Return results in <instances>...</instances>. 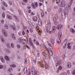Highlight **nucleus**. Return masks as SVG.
Listing matches in <instances>:
<instances>
[{"mask_svg": "<svg viewBox=\"0 0 75 75\" xmlns=\"http://www.w3.org/2000/svg\"><path fill=\"white\" fill-rule=\"evenodd\" d=\"M58 6L59 7H64L65 6V2L64 1L61 0L60 2H59Z\"/></svg>", "mask_w": 75, "mask_h": 75, "instance_id": "obj_1", "label": "nucleus"}, {"mask_svg": "<svg viewBox=\"0 0 75 75\" xmlns=\"http://www.w3.org/2000/svg\"><path fill=\"white\" fill-rule=\"evenodd\" d=\"M58 16L57 15L55 17H53V21L55 25H57V24H58V22L57 21V20H58Z\"/></svg>", "mask_w": 75, "mask_h": 75, "instance_id": "obj_2", "label": "nucleus"}, {"mask_svg": "<svg viewBox=\"0 0 75 75\" xmlns=\"http://www.w3.org/2000/svg\"><path fill=\"white\" fill-rule=\"evenodd\" d=\"M28 70L29 71H27V68L25 67L23 69L24 73L25 74H28V75H31V72L30 71V69H29Z\"/></svg>", "mask_w": 75, "mask_h": 75, "instance_id": "obj_3", "label": "nucleus"}, {"mask_svg": "<svg viewBox=\"0 0 75 75\" xmlns=\"http://www.w3.org/2000/svg\"><path fill=\"white\" fill-rule=\"evenodd\" d=\"M67 39H66L63 42L62 45L63 47V48H65V47H66V45H67Z\"/></svg>", "mask_w": 75, "mask_h": 75, "instance_id": "obj_4", "label": "nucleus"}, {"mask_svg": "<svg viewBox=\"0 0 75 75\" xmlns=\"http://www.w3.org/2000/svg\"><path fill=\"white\" fill-rule=\"evenodd\" d=\"M62 19H63V20H64V19H65L66 17V14H65V12H62Z\"/></svg>", "mask_w": 75, "mask_h": 75, "instance_id": "obj_5", "label": "nucleus"}, {"mask_svg": "<svg viewBox=\"0 0 75 75\" xmlns=\"http://www.w3.org/2000/svg\"><path fill=\"white\" fill-rule=\"evenodd\" d=\"M49 50H48L49 54L50 56H52L53 55V52H52V50H51V49L50 48H49Z\"/></svg>", "mask_w": 75, "mask_h": 75, "instance_id": "obj_6", "label": "nucleus"}, {"mask_svg": "<svg viewBox=\"0 0 75 75\" xmlns=\"http://www.w3.org/2000/svg\"><path fill=\"white\" fill-rule=\"evenodd\" d=\"M35 6L34 5V4H32V7L33 8H37L38 5V3L37 2H36L35 3Z\"/></svg>", "mask_w": 75, "mask_h": 75, "instance_id": "obj_7", "label": "nucleus"}, {"mask_svg": "<svg viewBox=\"0 0 75 75\" xmlns=\"http://www.w3.org/2000/svg\"><path fill=\"white\" fill-rule=\"evenodd\" d=\"M15 20V21L16 22H19L20 21V19L18 18V17L15 15H14L13 16Z\"/></svg>", "mask_w": 75, "mask_h": 75, "instance_id": "obj_8", "label": "nucleus"}, {"mask_svg": "<svg viewBox=\"0 0 75 75\" xmlns=\"http://www.w3.org/2000/svg\"><path fill=\"white\" fill-rule=\"evenodd\" d=\"M2 33L4 35L5 37H7V33L5 30H3Z\"/></svg>", "mask_w": 75, "mask_h": 75, "instance_id": "obj_9", "label": "nucleus"}, {"mask_svg": "<svg viewBox=\"0 0 75 75\" xmlns=\"http://www.w3.org/2000/svg\"><path fill=\"white\" fill-rule=\"evenodd\" d=\"M1 4L3 5V6H4L5 7L7 6V4H6V2H4V1L1 0Z\"/></svg>", "mask_w": 75, "mask_h": 75, "instance_id": "obj_10", "label": "nucleus"}, {"mask_svg": "<svg viewBox=\"0 0 75 75\" xmlns=\"http://www.w3.org/2000/svg\"><path fill=\"white\" fill-rule=\"evenodd\" d=\"M72 0H71L70 1V4H68V10H70L71 8V5H72Z\"/></svg>", "mask_w": 75, "mask_h": 75, "instance_id": "obj_11", "label": "nucleus"}, {"mask_svg": "<svg viewBox=\"0 0 75 75\" xmlns=\"http://www.w3.org/2000/svg\"><path fill=\"white\" fill-rule=\"evenodd\" d=\"M38 23L40 26H42V21L41 19H39L38 20Z\"/></svg>", "mask_w": 75, "mask_h": 75, "instance_id": "obj_12", "label": "nucleus"}, {"mask_svg": "<svg viewBox=\"0 0 75 75\" xmlns=\"http://www.w3.org/2000/svg\"><path fill=\"white\" fill-rule=\"evenodd\" d=\"M33 19L34 21H37L38 20V18L37 16L33 17Z\"/></svg>", "mask_w": 75, "mask_h": 75, "instance_id": "obj_13", "label": "nucleus"}, {"mask_svg": "<svg viewBox=\"0 0 75 75\" xmlns=\"http://www.w3.org/2000/svg\"><path fill=\"white\" fill-rule=\"evenodd\" d=\"M62 25H59L57 26L56 28L57 30H61V28H62Z\"/></svg>", "mask_w": 75, "mask_h": 75, "instance_id": "obj_14", "label": "nucleus"}, {"mask_svg": "<svg viewBox=\"0 0 75 75\" xmlns=\"http://www.w3.org/2000/svg\"><path fill=\"white\" fill-rule=\"evenodd\" d=\"M61 64V61H57V63L55 64L56 67H57V66H59V65H60V64Z\"/></svg>", "mask_w": 75, "mask_h": 75, "instance_id": "obj_15", "label": "nucleus"}, {"mask_svg": "<svg viewBox=\"0 0 75 75\" xmlns=\"http://www.w3.org/2000/svg\"><path fill=\"white\" fill-rule=\"evenodd\" d=\"M47 25L48 28H49V29H50L51 26V23H50V22L49 21H48L47 22Z\"/></svg>", "mask_w": 75, "mask_h": 75, "instance_id": "obj_16", "label": "nucleus"}, {"mask_svg": "<svg viewBox=\"0 0 75 75\" xmlns=\"http://www.w3.org/2000/svg\"><path fill=\"white\" fill-rule=\"evenodd\" d=\"M4 58L7 61H10V58L8 57V56H5L4 57Z\"/></svg>", "mask_w": 75, "mask_h": 75, "instance_id": "obj_17", "label": "nucleus"}, {"mask_svg": "<svg viewBox=\"0 0 75 75\" xmlns=\"http://www.w3.org/2000/svg\"><path fill=\"white\" fill-rule=\"evenodd\" d=\"M6 17L7 18H8V19H9V20H11V19H13V17L12 16L8 15H7Z\"/></svg>", "mask_w": 75, "mask_h": 75, "instance_id": "obj_18", "label": "nucleus"}, {"mask_svg": "<svg viewBox=\"0 0 75 75\" xmlns=\"http://www.w3.org/2000/svg\"><path fill=\"white\" fill-rule=\"evenodd\" d=\"M11 36L14 40H16V38L15 35L14 34H13V33H12L11 34Z\"/></svg>", "mask_w": 75, "mask_h": 75, "instance_id": "obj_19", "label": "nucleus"}, {"mask_svg": "<svg viewBox=\"0 0 75 75\" xmlns=\"http://www.w3.org/2000/svg\"><path fill=\"white\" fill-rule=\"evenodd\" d=\"M0 59L3 63H4V58H3V57H0Z\"/></svg>", "mask_w": 75, "mask_h": 75, "instance_id": "obj_20", "label": "nucleus"}, {"mask_svg": "<svg viewBox=\"0 0 75 75\" xmlns=\"http://www.w3.org/2000/svg\"><path fill=\"white\" fill-rule=\"evenodd\" d=\"M4 27H5V28L7 30H8V25L7 24H4Z\"/></svg>", "mask_w": 75, "mask_h": 75, "instance_id": "obj_21", "label": "nucleus"}, {"mask_svg": "<svg viewBox=\"0 0 75 75\" xmlns=\"http://www.w3.org/2000/svg\"><path fill=\"white\" fill-rule=\"evenodd\" d=\"M0 38L1 40V41L2 42H4L5 40L4 39V38H3V37L1 36Z\"/></svg>", "mask_w": 75, "mask_h": 75, "instance_id": "obj_22", "label": "nucleus"}, {"mask_svg": "<svg viewBox=\"0 0 75 75\" xmlns=\"http://www.w3.org/2000/svg\"><path fill=\"white\" fill-rule=\"evenodd\" d=\"M70 31L72 33H73V34H74L75 33V30H74V29H73V28H71L70 29Z\"/></svg>", "mask_w": 75, "mask_h": 75, "instance_id": "obj_23", "label": "nucleus"}, {"mask_svg": "<svg viewBox=\"0 0 75 75\" xmlns=\"http://www.w3.org/2000/svg\"><path fill=\"white\" fill-rule=\"evenodd\" d=\"M67 68H71V65H70V63H68L67 64Z\"/></svg>", "mask_w": 75, "mask_h": 75, "instance_id": "obj_24", "label": "nucleus"}, {"mask_svg": "<svg viewBox=\"0 0 75 75\" xmlns=\"http://www.w3.org/2000/svg\"><path fill=\"white\" fill-rule=\"evenodd\" d=\"M63 10L62 9V8H60L59 9V13H62V11Z\"/></svg>", "mask_w": 75, "mask_h": 75, "instance_id": "obj_25", "label": "nucleus"}, {"mask_svg": "<svg viewBox=\"0 0 75 75\" xmlns=\"http://www.w3.org/2000/svg\"><path fill=\"white\" fill-rule=\"evenodd\" d=\"M22 42L23 44L25 45V43H27V41H26V40H22Z\"/></svg>", "mask_w": 75, "mask_h": 75, "instance_id": "obj_26", "label": "nucleus"}, {"mask_svg": "<svg viewBox=\"0 0 75 75\" xmlns=\"http://www.w3.org/2000/svg\"><path fill=\"white\" fill-rule=\"evenodd\" d=\"M5 51L7 53H10V50L7 49H6L5 50Z\"/></svg>", "mask_w": 75, "mask_h": 75, "instance_id": "obj_27", "label": "nucleus"}, {"mask_svg": "<svg viewBox=\"0 0 75 75\" xmlns=\"http://www.w3.org/2000/svg\"><path fill=\"white\" fill-rule=\"evenodd\" d=\"M57 43H58V44H59V43H60V42H61V40L59 38L57 39Z\"/></svg>", "mask_w": 75, "mask_h": 75, "instance_id": "obj_28", "label": "nucleus"}, {"mask_svg": "<svg viewBox=\"0 0 75 75\" xmlns=\"http://www.w3.org/2000/svg\"><path fill=\"white\" fill-rule=\"evenodd\" d=\"M8 70L9 72H11V71H13V69L11 68H9L8 69Z\"/></svg>", "mask_w": 75, "mask_h": 75, "instance_id": "obj_29", "label": "nucleus"}, {"mask_svg": "<svg viewBox=\"0 0 75 75\" xmlns=\"http://www.w3.org/2000/svg\"><path fill=\"white\" fill-rule=\"evenodd\" d=\"M10 27L11 28H13V30H16V28H14V26L11 25L10 26Z\"/></svg>", "mask_w": 75, "mask_h": 75, "instance_id": "obj_30", "label": "nucleus"}, {"mask_svg": "<svg viewBox=\"0 0 75 75\" xmlns=\"http://www.w3.org/2000/svg\"><path fill=\"white\" fill-rule=\"evenodd\" d=\"M62 67H61V66H59L58 69L57 70L58 71H59V70H61V69H62Z\"/></svg>", "mask_w": 75, "mask_h": 75, "instance_id": "obj_31", "label": "nucleus"}, {"mask_svg": "<svg viewBox=\"0 0 75 75\" xmlns=\"http://www.w3.org/2000/svg\"><path fill=\"white\" fill-rule=\"evenodd\" d=\"M23 40L21 39H19L18 40V42L19 43H21V42H22Z\"/></svg>", "mask_w": 75, "mask_h": 75, "instance_id": "obj_32", "label": "nucleus"}, {"mask_svg": "<svg viewBox=\"0 0 75 75\" xmlns=\"http://www.w3.org/2000/svg\"><path fill=\"white\" fill-rule=\"evenodd\" d=\"M51 42L52 44H55V41L54 40L52 39L51 40Z\"/></svg>", "mask_w": 75, "mask_h": 75, "instance_id": "obj_33", "label": "nucleus"}, {"mask_svg": "<svg viewBox=\"0 0 75 75\" xmlns=\"http://www.w3.org/2000/svg\"><path fill=\"white\" fill-rule=\"evenodd\" d=\"M17 48H18L19 49H20L21 48V45L20 44H18L17 45Z\"/></svg>", "mask_w": 75, "mask_h": 75, "instance_id": "obj_34", "label": "nucleus"}, {"mask_svg": "<svg viewBox=\"0 0 75 75\" xmlns=\"http://www.w3.org/2000/svg\"><path fill=\"white\" fill-rule=\"evenodd\" d=\"M2 15L3 18H5V14L4 13H3Z\"/></svg>", "mask_w": 75, "mask_h": 75, "instance_id": "obj_35", "label": "nucleus"}, {"mask_svg": "<svg viewBox=\"0 0 75 75\" xmlns=\"http://www.w3.org/2000/svg\"><path fill=\"white\" fill-rule=\"evenodd\" d=\"M6 46L8 48H10V44L7 43L6 44Z\"/></svg>", "mask_w": 75, "mask_h": 75, "instance_id": "obj_36", "label": "nucleus"}, {"mask_svg": "<svg viewBox=\"0 0 75 75\" xmlns=\"http://www.w3.org/2000/svg\"><path fill=\"white\" fill-rule=\"evenodd\" d=\"M11 47L12 48H14V44L13 43H11Z\"/></svg>", "mask_w": 75, "mask_h": 75, "instance_id": "obj_37", "label": "nucleus"}, {"mask_svg": "<svg viewBox=\"0 0 75 75\" xmlns=\"http://www.w3.org/2000/svg\"><path fill=\"white\" fill-rule=\"evenodd\" d=\"M45 67L46 68V69H47V68H48V67H49V66L48 65V64H45Z\"/></svg>", "mask_w": 75, "mask_h": 75, "instance_id": "obj_38", "label": "nucleus"}, {"mask_svg": "<svg viewBox=\"0 0 75 75\" xmlns=\"http://www.w3.org/2000/svg\"><path fill=\"white\" fill-rule=\"evenodd\" d=\"M55 59L56 61H58L59 59V57H55Z\"/></svg>", "mask_w": 75, "mask_h": 75, "instance_id": "obj_39", "label": "nucleus"}, {"mask_svg": "<svg viewBox=\"0 0 75 75\" xmlns=\"http://www.w3.org/2000/svg\"><path fill=\"white\" fill-rule=\"evenodd\" d=\"M72 74L73 75H75V70H74L72 72Z\"/></svg>", "mask_w": 75, "mask_h": 75, "instance_id": "obj_40", "label": "nucleus"}, {"mask_svg": "<svg viewBox=\"0 0 75 75\" xmlns=\"http://www.w3.org/2000/svg\"><path fill=\"white\" fill-rule=\"evenodd\" d=\"M4 23V21L3 20H2L1 21V24H3Z\"/></svg>", "mask_w": 75, "mask_h": 75, "instance_id": "obj_41", "label": "nucleus"}, {"mask_svg": "<svg viewBox=\"0 0 75 75\" xmlns=\"http://www.w3.org/2000/svg\"><path fill=\"white\" fill-rule=\"evenodd\" d=\"M63 20L62 18L60 17L59 18V21H63Z\"/></svg>", "mask_w": 75, "mask_h": 75, "instance_id": "obj_42", "label": "nucleus"}, {"mask_svg": "<svg viewBox=\"0 0 75 75\" xmlns=\"http://www.w3.org/2000/svg\"><path fill=\"white\" fill-rule=\"evenodd\" d=\"M3 68V66L2 65H0V69H2Z\"/></svg>", "mask_w": 75, "mask_h": 75, "instance_id": "obj_43", "label": "nucleus"}, {"mask_svg": "<svg viewBox=\"0 0 75 75\" xmlns=\"http://www.w3.org/2000/svg\"><path fill=\"white\" fill-rule=\"evenodd\" d=\"M12 67H13V68H15L16 66L15 64H13L12 65Z\"/></svg>", "mask_w": 75, "mask_h": 75, "instance_id": "obj_44", "label": "nucleus"}, {"mask_svg": "<svg viewBox=\"0 0 75 75\" xmlns=\"http://www.w3.org/2000/svg\"><path fill=\"white\" fill-rule=\"evenodd\" d=\"M67 48L68 49H71V46L70 45L68 46Z\"/></svg>", "mask_w": 75, "mask_h": 75, "instance_id": "obj_45", "label": "nucleus"}, {"mask_svg": "<svg viewBox=\"0 0 75 75\" xmlns=\"http://www.w3.org/2000/svg\"><path fill=\"white\" fill-rule=\"evenodd\" d=\"M31 14L32 16H34V15H35V13H33V12H32L31 13Z\"/></svg>", "mask_w": 75, "mask_h": 75, "instance_id": "obj_46", "label": "nucleus"}, {"mask_svg": "<svg viewBox=\"0 0 75 75\" xmlns=\"http://www.w3.org/2000/svg\"><path fill=\"white\" fill-rule=\"evenodd\" d=\"M62 57L63 59H65V55L63 54L62 56Z\"/></svg>", "mask_w": 75, "mask_h": 75, "instance_id": "obj_47", "label": "nucleus"}, {"mask_svg": "<svg viewBox=\"0 0 75 75\" xmlns=\"http://www.w3.org/2000/svg\"><path fill=\"white\" fill-rule=\"evenodd\" d=\"M43 55L45 56V55H46V52H43Z\"/></svg>", "mask_w": 75, "mask_h": 75, "instance_id": "obj_48", "label": "nucleus"}, {"mask_svg": "<svg viewBox=\"0 0 75 75\" xmlns=\"http://www.w3.org/2000/svg\"><path fill=\"white\" fill-rule=\"evenodd\" d=\"M18 12L20 14V15H21V12L20 10H18Z\"/></svg>", "mask_w": 75, "mask_h": 75, "instance_id": "obj_49", "label": "nucleus"}, {"mask_svg": "<svg viewBox=\"0 0 75 75\" xmlns=\"http://www.w3.org/2000/svg\"><path fill=\"white\" fill-rule=\"evenodd\" d=\"M36 44L37 45H39V42L38 41H37L36 42Z\"/></svg>", "mask_w": 75, "mask_h": 75, "instance_id": "obj_50", "label": "nucleus"}, {"mask_svg": "<svg viewBox=\"0 0 75 75\" xmlns=\"http://www.w3.org/2000/svg\"><path fill=\"white\" fill-rule=\"evenodd\" d=\"M55 31V29H54L52 30V33H54Z\"/></svg>", "mask_w": 75, "mask_h": 75, "instance_id": "obj_51", "label": "nucleus"}, {"mask_svg": "<svg viewBox=\"0 0 75 75\" xmlns=\"http://www.w3.org/2000/svg\"><path fill=\"white\" fill-rule=\"evenodd\" d=\"M41 15L42 17L44 16V14L42 12L41 13Z\"/></svg>", "mask_w": 75, "mask_h": 75, "instance_id": "obj_52", "label": "nucleus"}, {"mask_svg": "<svg viewBox=\"0 0 75 75\" xmlns=\"http://www.w3.org/2000/svg\"><path fill=\"white\" fill-rule=\"evenodd\" d=\"M62 35V33L61 32H59V35Z\"/></svg>", "mask_w": 75, "mask_h": 75, "instance_id": "obj_53", "label": "nucleus"}, {"mask_svg": "<svg viewBox=\"0 0 75 75\" xmlns=\"http://www.w3.org/2000/svg\"><path fill=\"white\" fill-rule=\"evenodd\" d=\"M48 27L47 26V27H46V31H48Z\"/></svg>", "mask_w": 75, "mask_h": 75, "instance_id": "obj_54", "label": "nucleus"}, {"mask_svg": "<svg viewBox=\"0 0 75 75\" xmlns=\"http://www.w3.org/2000/svg\"><path fill=\"white\" fill-rule=\"evenodd\" d=\"M25 64H27V59H25Z\"/></svg>", "mask_w": 75, "mask_h": 75, "instance_id": "obj_55", "label": "nucleus"}, {"mask_svg": "<svg viewBox=\"0 0 75 75\" xmlns=\"http://www.w3.org/2000/svg\"><path fill=\"white\" fill-rule=\"evenodd\" d=\"M54 8L55 9H57V8H58V7H57V6H54Z\"/></svg>", "mask_w": 75, "mask_h": 75, "instance_id": "obj_56", "label": "nucleus"}, {"mask_svg": "<svg viewBox=\"0 0 75 75\" xmlns=\"http://www.w3.org/2000/svg\"><path fill=\"white\" fill-rule=\"evenodd\" d=\"M51 9L50 8H49L48 10H47V11L48 12H50L51 11Z\"/></svg>", "mask_w": 75, "mask_h": 75, "instance_id": "obj_57", "label": "nucleus"}, {"mask_svg": "<svg viewBox=\"0 0 75 75\" xmlns=\"http://www.w3.org/2000/svg\"><path fill=\"white\" fill-rule=\"evenodd\" d=\"M30 30L31 33H32L33 32V29H32L31 28H30Z\"/></svg>", "mask_w": 75, "mask_h": 75, "instance_id": "obj_58", "label": "nucleus"}, {"mask_svg": "<svg viewBox=\"0 0 75 75\" xmlns=\"http://www.w3.org/2000/svg\"><path fill=\"white\" fill-rule=\"evenodd\" d=\"M26 47L27 48H28V49H30V47L27 45H26Z\"/></svg>", "mask_w": 75, "mask_h": 75, "instance_id": "obj_59", "label": "nucleus"}, {"mask_svg": "<svg viewBox=\"0 0 75 75\" xmlns=\"http://www.w3.org/2000/svg\"><path fill=\"white\" fill-rule=\"evenodd\" d=\"M32 46L33 48H35V46H34V44Z\"/></svg>", "mask_w": 75, "mask_h": 75, "instance_id": "obj_60", "label": "nucleus"}, {"mask_svg": "<svg viewBox=\"0 0 75 75\" xmlns=\"http://www.w3.org/2000/svg\"><path fill=\"white\" fill-rule=\"evenodd\" d=\"M56 1L58 3H59V2H61V1H60V0H56Z\"/></svg>", "mask_w": 75, "mask_h": 75, "instance_id": "obj_61", "label": "nucleus"}, {"mask_svg": "<svg viewBox=\"0 0 75 75\" xmlns=\"http://www.w3.org/2000/svg\"><path fill=\"white\" fill-rule=\"evenodd\" d=\"M9 4L10 5H11L12 4V2H11V1H9Z\"/></svg>", "mask_w": 75, "mask_h": 75, "instance_id": "obj_62", "label": "nucleus"}, {"mask_svg": "<svg viewBox=\"0 0 75 75\" xmlns=\"http://www.w3.org/2000/svg\"><path fill=\"white\" fill-rule=\"evenodd\" d=\"M31 10H30L28 11V13H31Z\"/></svg>", "mask_w": 75, "mask_h": 75, "instance_id": "obj_63", "label": "nucleus"}, {"mask_svg": "<svg viewBox=\"0 0 75 75\" xmlns=\"http://www.w3.org/2000/svg\"><path fill=\"white\" fill-rule=\"evenodd\" d=\"M40 46L41 47H44V45H43V44H41L40 45Z\"/></svg>", "mask_w": 75, "mask_h": 75, "instance_id": "obj_64", "label": "nucleus"}]
</instances>
